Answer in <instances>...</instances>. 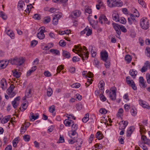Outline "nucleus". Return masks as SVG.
Wrapping results in <instances>:
<instances>
[{
    "instance_id": "nucleus-1",
    "label": "nucleus",
    "mask_w": 150,
    "mask_h": 150,
    "mask_svg": "<svg viewBox=\"0 0 150 150\" xmlns=\"http://www.w3.org/2000/svg\"><path fill=\"white\" fill-rule=\"evenodd\" d=\"M79 45H75L74 48L78 50L73 49L72 51L74 52L75 50L77 52V53L79 56L82 58L83 60L85 59L88 58V52L87 51V49L85 46H83V49L81 47H79Z\"/></svg>"
},
{
    "instance_id": "nucleus-2",
    "label": "nucleus",
    "mask_w": 150,
    "mask_h": 150,
    "mask_svg": "<svg viewBox=\"0 0 150 150\" xmlns=\"http://www.w3.org/2000/svg\"><path fill=\"white\" fill-rule=\"evenodd\" d=\"M25 61V59L22 57L18 58L16 57L13 59L9 60L8 62L12 64L20 66L24 63Z\"/></svg>"
},
{
    "instance_id": "nucleus-3",
    "label": "nucleus",
    "mask_w": 150,
    "mask_h": 150,
    "mask_svg": "<svg viewBox=\"0 0 150 150\" xmlns=\"http://www.w3.org/2000/svg\"><path fill=\"white\" fill-rule=\"evenodd\" d=\"M107 4L110 7L115 6L121 7L122 6V1H117L116 0H107Z\"/></svg>"
},
{
    "instance_id": "nucleus-4",
    "label": "nucleus",
    "mask_w": 150,
    "mask_h": 150,
    "mask_svg": "<svg viewBox=\"0 0 150 150\" xmlns=\"http://www.w3.org/2000/svg\"><path fill=\"white\" fill-rule=\"evenodd\" d=\"M140 25L143 29L145 30L148 29L149 27V23L147 19L142 18L140 21Z\"/></svg>"
},
{
    "instance_id": "nucleus-5",
    "label": "nucleus",
    "mask_w": 150,
    "mask_h": 150,
    "mask_svg": "<svg viewBox=\"0 0 150 150\" xmlns=\"http://www.w3.org/2000/svg\"><path fill=\"white\" fill-rule=\"evenodd\" d=\"M45 27H42L40 28L38 30L39 32L37 34L38 37L40 39H43L45 37V35L44 32L45 31Z\"/></svg>"
},
{
    "instance_id": "nucleus-6",
    "label": "nucleus",
    "mask_w": 150,
    "mask_h": 150,
    "mask_svg": "<svg viewBox=\"0 0 150 150\" xmlns=\"http://www.w3.org/2000/svg\"><path fill=\"white\" fill-rule=\"evenodd\" d=\"M127 83L129 86H131L132 89L135 90H137V87L134 81L132 80H131L130 76H127L126 78Z\"/></svg>"
},
{
    "instance_id": "nucleus-7",
    "label": "nucleus",
    "mask_w": 150,
    "mask_h": 150,
    "mask_svg": "<svg viewBox=\"0 0 150 150\" xmlns=\"http://www.w3.org/2000/svg\"><path fill=\"white\" fill-rule=\"evenodd\" d=\"M127 83L129 86H131L132 89L135 90H137V87L134 81L132 80H131L130 76H127L126 78Z\"/></svg>"
},
{
    "instance_id": "nucleus-8",
    "label": "nucleus",
    "mask_w": 150,
    "mask_h": 150,
    "mask_svg": "<svg viewBox=\"0 0 150 150\" xmlns=\"http://www.w3.org/2000/svg\"><path fill=\"white\" fill-rule=\"evenodd\" d=\"M128 122L127 121H122L119 123L120 125L119 129L120 130H124L128 124Z\"/></svg>"
},
{
    "instance_id": "nucleus-9",
    "label": "nucleus",
    "mask_w": 150,
    "mask_h": 150,
    "mask_svg": "<svg viewBox=\"0 0 150 150\" xmlns=\"http://www.w3.org/2000/svg\"><path fill=\"white\" fill-rule=\"evenodd\" d=\"M112 25L117 33L118 35H120L121 34V31L120 30V25L117 23H112Z\"/></svg>"
},
{
    "instance_id": "nucleus-10",
    "label": "nucleus",
    "mask_w": 150,
    "mask_h": 150,
    "mask_svg": "<svg viewBox=\"0 0 150 150\" xmlns=\"http://www.w3.org/2000/svg\"><path fill=\"white\" fill-rule=\"evenodd\" d=\"M139 85L141 87L145 88L147 86L146 84V82L144 81V80L142 76H140L139 78Z\"/></svg>"
},
{
    "instance_id": "nucleus-11",
    "label": "nucleus",
    "mask_w": 150,
    "mask_h": 150,
    "mask_svg": "<svg viewBox=\"0 0 150 150\" xmlns=\"http://www.w3.org/2000/svg\"><path fill=\"white\" fill-rule=\"evenodd\" d=\"M81 14V12L80 11L76 10L71 13V16L73 18H76L79 16Z\"/></svg>"
},
{
    "instance_id": "nucleus-12",
    "label": "nucleus",
    "mask_w": 150,
    "mask_h": 150,
    "mask_svg": "<svg viewBox=\"0 0 150 150\" xmlns=\"http://www.w3.org/2000/svg\"><path fill=\"white\" fill-rule=\"evenodd\" d=\"M100 56L101 57V59L104 61H105L107 60L108 55L107 52L105 51L103 52H101L100 53Z\"/></svg>"
},
{
    "instance_id": "nucleus-13",
    "label": "nucleus",
    "mask_w": 150,
    "mask_h": 150,
    "mask_svg": "<svg viewBox=\"0 0 150 150\" xmlns=\"http://www.w3.org/2000/svg\"><path fill=\"white\" fill-rule=\"evenodd\" d=\"M116 92L115 90H112L109 93V97L112 100H115L116 99Z\"/></svg>"
},
{
    "instance_id": "nucleus-14",
    "label": "nucleus",
    "mask_w": 150,
    "mask_h": 150,
    "mask_svg": "<svg viewBox=\"0 0 150 150\" xmlns=\"http://www.w3.org/2000/svg\"><path fill=\"white\" fill-rule=\"evenodd\" d=\"M139 101L140 105L143 108L148 109H150V106L148 104V103L142 100H140Z\"/></svg>"
},
{
    "instance_id": "nucleus-15",
    "label": "nucleus",
    "mask_w": 150,
    "mask_h": 150,
    "mask_svg": "<svg viewBox=\"0 0 150 150\" xmlns=\"http://www.w3.org/2000/svg\"><path fill=\"white\" fill-rule=\"evenodd\" d=\"M149 67H150V63L149 61H147L145 63L144 66L141 69V72L142 73L146 72Z\"/></svg>"
},
{
    "instance_id": "nucleus-16",
    "label": "nucleus",
    "mask_w": 150,
    "mask_h": 150,
    "mask_svg": "<svg viewBox=\"0 0 150 150\" xmlns=\"http://www.w3.org/2000/svg\"><path fill=\"white\" fill-rule=\"evenodd\" d=\"M141 140L142 142L144 144L148 145L150 144V140L147 139L146 136L144 135H142L141 136Z\"/></svg>"
},
{
    "instance_id": "nucleus-17",
    "label": "nucleus",
    "mask_w": 150,
    "mask_h": 150,
    "mask_svg": "<svg viewBox=\"0 0 150 150\" xmlns=\"http://www.w3.org/2000/svg\"><path fill=\"white\" fill-rule=\"evenodd\" d=\"M108 19L106 18L105 16L104 15H101L99 18V22L102 24L103 23V22H106L107 21Z\"/></svg>"
},
{
    "instance_id": "nucleus-18",
    "label": "nucleus",
    "mask_w": 150,
    "mask_h": 150,
    "mask_svg": "<svg viewBox=\"0 0 150 150\" xmlns=\"http://www.w3.org/2000/svg\"><path fill=\"white\" fill-rule=\"evenodd\" d=\"M105 85V83L103 81H100L98 84V86L100 89V91H101V92L102 93H104V86Z\"/></svg>"
},
{
    "instance_id": "nucleus-19",
    "label": "nucleus",
    "mask_w": 150,
    "mask_h": 150,
    "mask_svg": "<svg viewBox=\"0 0 150 150\" xmlns=\"http://www.w3.org/2000/svg\"><path fill=\"white\" fill-rule=\"evenodd\" d=\"M1 87L3 89H5L6 88V81L5 79L3 78L0 82Z\"/></svg>"
},
{
    "instance_id": "nucleus-20",
    "label": "nucleus",
    "mask_w": 150,
    "mask_h": 150,
    "mask_svg": "<svg viewBox=\"0 0 150 150\" xmlns=\"http://www.w3.org/2000/svg\"><path fill=\"white\" fill-rule=\"evenodd\" d=\"M32 88L28 87L25 91V97L29 98L31 96Z\"/></svg>"
},
{
    "instance_id": "nucleus-21",
    "label": "nucleus",
    "mask_w": 150,
    "mask_h": 150,
    "mask_svg": "<svg viewBox=\"0 0 150 150\" xmlns=\"http://www.w3.org/2000/svg\"><path fill=\"white\" fill-rule=\"evenodd\" d=\"M74 123V121L69 119H66L64 121V125L67 127L70 126L71 124Z\"/></svg>"
},
{
    "instance_id": "nucleus-22",
    "label": "nucleus",
    "mask_w": 150,
    "mask_h": 150,
    "mask_svg": "<svg viewBox=\"0 0 150 150\" xmlns=\"http://www.w3.org/2000/svg\"><path fill=\"white\" fill-rule=\"evenodd\" d=\"M24 6H25L24 2L23 1H20L18 4V8L20 11H23V8L24 7Z\"/></svg>"
},
{
    "instance_id": "nucleus-23",
    "label": "nucleus",
    "mask_w": 150,
    "mask_h": 150,
    "mask_svg": "<svg viewBox=\"0 0 150 150\" xmlns=\"http://www.w3.org/2000/svg\"><path fill=\"white\" fill-rule=\"evenodd\" d=\"M6 34L8 35L11 39H13L14 37V34L13 31L10 30H8Z\"/></svg>"
},
{
    "instance_id": "nucleus-24",
    "label": "nucleus",
    "mask_w": 150,
    "mask_h": 150,
    "mask_svg": "<svg viewBox=\"0 0 150 150\" xmlns=\"http://www.w3.org/2000/svg\"><path fill=\"white\" fill-rule=\"evenodd\" d=\"M129 74L131 76L133 77V78L134 79L137 74V72L134 69H132L130 70L129 72Z\"/></svg>"
},
{
    "instance_id": "nucleus-25",
    "label": "nucleus",
    "mask_w": 150,
    "mask_h": 150,
    "mask_svg": "<svg viewBox=\"0 0 150 150\" xmlns=\"http://www.w3.org/2000/svg\"><path fill=\"white\" fill-rule=\"evenodd\" d=\"M118 16L119 15L118 14L116 11L114 12L112 14V17L113 20L116 21V22L118 21V20L119 18Z\"/></svg>"
},
{
    "instance_id": "nucleus-26",
    "label": "nucleus",
    "mask_w": 150,
    "mask_h": 150,
    "mask_svg": "<svg viewBox=\"0 0 150 150\" xmlns=\"http://www.w3.org/2000/svg\"><path fill=\"white\" fill-rule=\"evenodd\" d=\"M136 12L137 13V15H135V13H136V12H134V13L133 14H131L130 15V18H131L132 19L133 21H135V19H134L135 17H138L139 16V13L137 11H136Z\"/></svg>"
},
{
    "instance_id": "nucleus-27",
    "label": "nucleus",
    "mask_w": 150,
    "mask_h": 150,
    "mask_svg": "<svg viewBox=\"0 0 150 150\" xmlns=\"http://www.w3.org/2000/svg\"><path fill=\"white\" fill-rule=\"evenodd\" d=\"M134 130V128L133 127H129L127 131V137L130 136Z\"/></svg>"
},
{
    "instance_id": "nucleus-28",
    "label": "nucleus",
    "mask_w": 150,
    "mask_h": 150,
    "mask_svg": "<svg viewBox=\"0 0 150 150\" xmlns=\"http://www.w3.org/2000/svg\"><path fill=\"white\" fill-rule=\"evenodd\" d=\"M63 56L67 58H69L70 57V53L66 50H63Z\"/></svg>"
},
{
    "instance_id": "nucleus-29",
    "label": "nucleus",
    "mask_w": 150,
    "mask_h": 150,
    "mask_svg": "<svg viewBox=\"0 0 150 150\" xmlns=\"http://www.w3.org/2000/svg\"><path fill=\"white\" fill-rule=\"evenodd\" d=\"M15 87L13 84H11L10 87L7 90V93L9 95L12 92Z\"/></svg>"
},
{
    "instance_id": "nucleus-30",
    "label": "nucleus",
    "mask_w": 150,
    "mask_h": 150,
    "mask_svg": "<svg viewBox=\"0 0 150 150\" xmlns=\"http://www.w3.org/2000/svg\"><path fill=\"white\" fill-rule=\"evenodd\" d=\"M55 109V107L54 105H52L49 107V111L50 112L52 113L53 116H54L55 115V113H54Z\"/></svg>"
},
{
    "instance_id": "nucleus-31",
    "label": "nucleus",
    "mask_w": 150,
    "mask_h": 150,
    "mask_svg": "<svg viewBox=\"0 0 150 150\" xmlns=\"http://www.w3.org/2000/svg\"><path fill=\"white\" fill-rule=\"evenodd\" d=\"M54 46V44L53 43H50L47 44V46L44 47V48L43 49L44 50H48L50 48Z\"/></svg>"
},
{
    "instance_id": "nucleus-32",
    "label": "nucleus",
    "mask_w": 150,
    "mask_h": 150,
    "mask_svg": "<svg viewBox=\"0 0 150 150\" xmlns=\"http://www.w3.org/2000/svg\"><path fill=\"white\" fill-rule=\"evenodd\" d=\"M13 71V76L16 78H18L20 77L21 73L18 72L16 69H15L14 71Z\"/></svg>"
},
{
    "instance_id": "nucleus-33",
    "label": "nucleus",
    "mask_w": 150,
    "mask_h": 150,
    "mask_svg": "<svg viewBox=\"0 0 150 150\" xmlns=\"http://www.w3.org/2000/svg\"><path fill=\"white\" fill-rule=\"evenodd\" d=\"M76 146H78L79 147H80L83 142V140L81 138H79L76 141Z\"/></svg>"
},
{
    "instance_id": "nucleus-34",
    "label": "nucleus",
    "mask_w": 150,
    "mask_h": 150,
    "mask_svg": "<svg viewBox=\"0 0 150 150\" xmlns=\"http://www.w3.org/2000/svg\"><path fill=\"white\" fill-rule=\"evenodd\" d=\"M8 65V62L6 61L4 62H0V68L2 69L5 68Z\"/></svg>"
},
{
    "instance_id": "nucleus-35",
    "label": "nucleus",
    "mask_w": 150,
    "mask_h": 150,
    "mask_svg": "<svg viewBox=\"0 0 150 150\" xmlns=\"http://www.w3.org/2000/svg\"><path fill=\"white\" fill-rule=\"evenodd\" d=\"M50 51L53 54H55L57 55H59L60 54L59 51L56 49H51L50 50Z\"/></svg>"
},
{
    "instance_id": "nucleus-36",
    "label": "nucleus",
    "mask_w": 150,
    "mask_h": 150,
    "mask_svg": "<svg viewBox=\"0 0 150 150\" xmlns=\"http://www.w3.org/2000/svg\"><path fill=\"white\" fill-rule=\"evenodd\" d=\"M89 115L88 113L86 114L85 117L83 118L82 121L83 122H86L89 120Z\"/></svg>"
},
{
    "instance_id": "nucleus-37",
    "label": "nucleus",
    "mask_w": 150,
    "mask_h": 150,
    "mask_svg": "<svg viewBox=\"0 0 150 150\" xmlns=\"http://www.w3.org/2000/svg\"><path fill=\"white\" fill-rule=\"evenodd\" d=\"M33 7L31 5V4H30V5H27V8L25 10V11L27 13H29L31 8Z\"/></svg>"
},
{
    "instance_id": "nucleus-38",
    "label": "nucleus",
    "mask_w": 150,
    "mask_h": 150,
    "mask_svg": "<svg viewBox=\"0 0 150 150\" xmlns=\"http://www.w3.org/2000/svg\"><path fill=\"white\" fill-rule=\"evenodd\" d=\"M26 103H23L22 104V106L20 108V109L21 111H23L25 110L27 107Z\"/></svg>"
},
{
    "instance_id": "nucleus-39",
    "label": "nucleus",
    "mask_w": 150,
    "mask_h": 150,
    "mask_svg": "<svg viewBox=\"0 0 150 150\" xmlns=\"http://www.w3.org/2000/svg\"><path fill=\"white\" fill-rule=\"evenodd\" d=\"M71 125V130H73L74 131H76L78 127L77 125L76 124H74V122Z\"/></svg>"
},
{
    "instance_id": "nucleus-40",
    "label": "nucleus",
    "mask_w": 150,
    "mask_h": 150,
    "mask_svg": "<svg viewBox=\"0 0 150 150\" xmlns=\"http://www.w3.org/2000/svg\"><path fill=\"white\" fill-rule=\"evenodd\" d=\"M117 21L119 22L120 23L123 24H125L126 22V20L124 17H121L120 18H119Z\"/></svg>"
},
{
    "instance_id": "nucleus-41",
    "label": "nucleus",
    "mask_w": 150,
    "mask_h": 150,
    "mask_svg": "<svg viewBox=\"0 0 150 150\" xmlns=\"http://www.w3.org/2000/svg\"><path fill=\"white\" fill-rule=\"evenodd\" d=\"M26 126H25L24 125H23L21 128V132L22 134L24 133L26 130Z\"/></svg>"
},
{
    "instance_id": "nucleus-42",
    "label": "nucleus",
    "mask_w": 150,
    "mask_h": 150,
    "mask_svg": "<svg viewBox=\"0 0 150 150\" xmlns=\"http://www.w3.org/2000/svg\"><path fill=\"white\" fill-rule=\"evenodd\" d=\"M125 59L128 62H130L132 60V58L131 56L129 55H126L125 57Z\"/></svg>"
},
{
    "instance_id": "nucleus-43",
    "label": "nucleus",
    "mask_w": 150,
    "mask_h": 150,
    "mask_svg": "<svg viewBox=\"0 0 150 150\" xmlns=\"http://www.w3.org/2000/svg\"><path fill=\"white\" fill-rule=\"evenodd\" d=\"M0 17L4 20H6L7 18L5 13L2 11H0Z\"/></svg>"
},
{
    "instance_id": "nucleus-44",
    "label": "nucleus",
    "mask_w": 150,
    "mask_h": 150,
    "mask_svg": "<svg viewBox=\"0 0 150 150\" xmlns=\"http://www.w3.org/2000/svg\"><path fill=\"white\" fill-rule=\"evenodd\" d=\"M9 120V116H7L5 118H3L2 120V122L3 123H5L7 122Z\"/></svg>"
},
{
    "instance_id": "nucleus-45",
    "label": "nucleus",
    "mask_w": 150,
    "mask_h": 150,
    "mask_svg": "<svg viewBox=\"0 0 150 150\" xmlns=\"http://www.w3.org/2000/svg\"><path fill=\"white\" fill-rule=\"evenodd\" d=\"M52 90L51 88L49 87L47 89V95L48 96H50L52 94Z\"/></svg>"
},
{
    "instance_id": "nucleus-46",
    "label": "nucleus",
    "mask_w": 150,
    "mask_h": 150,
    "mask_svg": "<svg viewBox=\"0 0 150 150\" xmlns=\"http://www.w3.org/2000/svg\"><path fill=\"white\" fill-rule=\"evenodd\" d=\"M51 20L50 18V16H47L44 18L43 21L45 23H47L49 22Z\"/></svg>"
},
{
    "instance_id": "nucleus-47",
    "label": "nucleus",
    "mask_w": 150,
    "mask_h": 150,
    "mask_svg": "<svg viewBox=\"0 0 150 150\" xmlns=\"http://www.w3.org/2000/svg\"><path fill=\"white\" fill-rule=\"evenodd\" d=\"M62 13L60 12H58L55 13L54 17L57 18L58 19L62 17Z\"/></svg>"
},
{
    "instance_id": "nucleus-48",
    "label": "nucleus",
    "mask_w": 150,
    "mask_h": 150,
    "mask_svg": "<svg viewBox=\"0 0 150 150\" xmlns=\"http://www.w3.org/2000/svg\"><path fill=\"white\" fill-rule=\"evenodd\" d=\"M18 139L16 138H15L13 141V146L14 147H16L17 145V144L18 143Z\"/></svg>"
},
{
    "instance_id": "nucleus-49",
    "label": "nucleus",
    "mask_w": 150,
    "mask_h": 150,
    "mask_svg": "<svg viewBox=\"0 0 150 150\" xmlns=\"http://www.w3.org/2000/svg\"><path fill=\"white\" fill-rule=\"evenodd\" d=\"M80 85H81L80 83H76L72 84L71 85V87L73 88H78L80 87Z\"/></svg>"
},
{
    "instance_id": "nucleus-50",
    "label": "nucleus",
    "mask_w": 150,
    "mask_h": 150,
    "mask_svg": "<svg viewBox=\"0 0 150 150\" xmlns=\"http://www.w3.org/2000/svg\"><path fill=\"white\" fill-rule=\"evenodd\" d=\"M131 113L133 116H135L137 113V110L136 109L134 110L133 108H132L130 110Z\"/></svg>"
},
{
    "instance_id": "nucleus-51",
    "label": "nucleus",
    "mask_w": 150,
    "mask_h": 150,
    "mask_svg": "<svg viewBox=\"0 0 150 150\" xmlns=\"http://www.w3.org/2000/svg\"><path fill=\"white\" fill-rule=\"evenodd\" d=\"M96 137L99 140L101 139H102V135L100 133V132H98L96 135Z\"/></svg>"
},
{
    "instance_id": "nucleus-52",
    "label": "nucleus",
    "mask_w": 150,
    "mask_h": 150,
    "mask_svg": "<svg viewBox=\"0 0 150 150\" xmlns=\"http://www.w3.org/2000/svg\"><path fill=\"white\" fill-rule=\"evenodd\" d=\"M58 19L54 17L53 18L52 23L54 25H57L58 23Z\"/></svg>"
},
{
    "instance_id": "nucleus-53",
    "label": "nucleus",
    "mask_w": 150,
    "mask_h": 150,
    "mask_svg": "<svg viewBox=\"0 0 150 150\" xmlns=\"http://www.w3.org/2000/svg\"><path fill=\"white\" fill-rule=\"evenodd\" d=\"M23 139L25 141L28 142L30 140V136L28 135H25L23 137Z\"/></svg>"
},
{
    "instance_id": "nucleus-54",
    "label": "nucleus",
    "mask_w": 150,
    "mask_h": 150,
    "mask_svg": "<svg viewBox=\"0 0 150 150\" xmlns=\"http://www.w3.org/2000/svg\"><path fill=\"white\" fill-rule=\"evenodd\" d=\"M85 11L89 14L91 13V9L88 6H86L85 7Z\"/></svg>"
},
{
    "instance_id": "nucleus-55",
    "label": "nucleus",
    "mask_w": 150,
    "mask_h": 150,
    "mask_svg": "<svg viewBox=\"0 0 150 150\" xmlns=\"http://www.w3.org/2000/svg\"><path fill=\"white\" fill-rule=\"evenodd\" d=\"M94 64L95 65L96 67L98 68L99 64V62L98 61L97 59L95 58L94 59Z\"/></svg>"
},
{
    "instance_id": "nucleus-56",
    "label": "nucleus",
    "mask_w": 150,
    "mask_h": 150,
    "mask_svg": "<svg viewBox=\"0 0 150 150\" xmlns=\"http://www.w3.org/2000/svg\"><path fill=\"white\" fill-rule=\"evenodd\" d=\"M12 104L14 108H16L19 105V103L15 102L14 101H13L12 102Z\"/></svg>"
},
{
    "instance_id": "nucleus-57",
    "label": "nucleus",
    "mask_w": 150,
    "mask_h": 150,
    "mask_svg": "<svg viewBox=\"0 0 150 150\" xmlns=\"http://www.w3.org/2000/svg\"><path fill=\"white\" fill-rule=\"evenodd\" d=\"M123 112V110L122 108H120L118 110L117 115L118 117H120L121 115Z\"/></svg>"
},
{
    "instance_id": "nucleus-58",
    "label": "nucleus",
    "mask_w": 150,
    "mask_h": 150,
    "mask_svg": "<svg viewBox=\"0 0 150 150\" xmlns=\"http://www.w3.org/2000/svg\"><path fill=\"white\" fill-rule=\"evenodd\" d=\"M66 117H67L68 119H69L70 118H72L74 120L76 119V117L73 115L67 114H66Z\"/></svg>"
},
{
    "instance_id": "nucleus-59",
    "label": "nucleus",
    "mask_w": 150,
    "mask_h": 150,
    "mask_svg": "<svg viewBox=\"0 0 150 150\" xmlns=\"http://www.w3.org/2000/svg\"><path fill=\"white\" fill-rule=\"evenodd\" d=\"M146 78L147 83L149 84H150V74H146Z\"/></svg>"
},
{
    "instance_id": "nucleus-60",
    "label": "nucleus",
    "mask_w": 150,
    "mask_h": 150,
    "mask_svg": "<svg viewBox=\"0 0 150 150\" xmlns=\"http://www.w3.org/2000/svg\"><path fill=\"white\" fill-rule=\"evenodd\" d=\"M99 112L102 114H105L107 112V111L104 108L100 109Z\"/></svg>"
},
{
    "instance_id": "nucleus-61",
    "label": "nucleus",
    "mask_w": 150,
    "mask_h": 150,
    "mask_svg": "<svg viewBox=\"0 0 150 150\" xmlns=\"http://www.w3.org/2000/svg\"><path fill=\"white\" fill-rule=\"evenodd\" d=\"M139 3L142 5L143 7H146V4L145 2L143 0H138Z\"/></svg>"
},
{
    "instance_id": "nucleus-62",
    "label": "nucleus",
    "mask_w": 150,
    "mask_h": 150,
    "mask_svg": "<svg viewBox=\"0 0 150 150\" xmlns=\"http://www.w3.org/2000/svg\"><path fill=\"white\" fill-rule=\"evenodd\" d=\"M64 69L63 66L62 65H60L57 68V73L60 72L61 71Z\"/></svg>"
},
{
    "instance_id": "nucleus-63",
    "label": "nucleus",
    "mask_w": 150,
    "mask_h": 150,
    "mask_svg": "<svg viewBox=\"0 0 150 150\" xmlns=\"http://www.w3.org/2000/svg\"><path fill=\"white\" fill-rule=\"evenodd\" d=\"M145 129L144 127L142 126H141L140 127V132L141 134L144 133L145 132Z\"/></svg>"
},
{
    "instance_id": "nucleus-64",
    "label": "nucleus",
    "mask_w": 150,
    "mask_h": 150,
    "mask_svg": "<svg viewBox=\"0 0 150 150\" xmlns=\"http://www.w3.org/2000/svg\"><path fill=\"white\" fill-rule=\"evenodd\" d=\"M59 45L62 47L66 45V43L65 41L63 40H61L59 42Z\"/></svg>"
}]
</instances>
